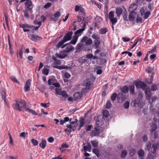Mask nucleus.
I'll return each mask as SVG.
<instances>
[{"mask_svg":"<svg viewBox=\"0 0 159 159\" xmlns=\"http://www.w3.org/2000/svg\"><path fill=\"white\" fill-rule=\"evenodd\" d=\"M94 47L95 49L98 48L100 44V42L99 39L94 40Z\"/></svg>","mask_w":159,"mask_h":159,"instance_id":"nucleus-35","label":"nucleus"},{"mask_svg":"<svg viewBox=\"0 0 159 159\" xmlns=\"http://www.w3.org/2000/svg\"><path fill=\"white\" fill-rule=\"evenodd\" d=\"M78 39V38L77 36H74L73 37V39L69 43L70 44H71L73 45H75Z\"/></svg>","mask_w":159,"mask_h":159,"instance_id":"nucleus-30","label":"nucleus"},{"mask_svg":"<svg viewBox=\"0 0 159 159\" xmlns=\"http://www.w3.org/2000/svg\"><path fill=\"white\" fill-rule=\"evenodd\" d=\"M52 5V4L50 2H48L44 6V8L45 9L48 8Z\"/></svg>","mask_w":159,"mask_h":159,"instance_id":"nucleus-60","label":"nucleus"},{"mask_svg":"<svg viewBox=\"0 0 159 159\" xmlns=\"http://www.w3.org/2000/svg\"><path fill=\"white\" fill-rule=\"evenodd\" d=\"M49 70L48 69L46 68H44L42 70L43 74L46 75H48L49 73Z\"/></svg>","mask_w":159,"mask_h":159,"instance_id":"nucleus-53","label":"nucleus"},{"mask_svg":"<svg viewBox=\"0 0 159 159\" xmlns=\"http://www.w3.org/2000/svg\"><path fill=\"white\" fill-rule=\"evenodd\" d=\"M54 67V68H58V69H60V68L61 67V69H68L69 68V67L67 66H63L61 67L60 66H55Z\"/></svg>","mask_w":159,"mask_h":159,"instance_id":"nucleus-59","label":"nucleus"},{"mask_svg":"<svg viewBox=\"0 0 159 159\" xmlns=\"http://www.w3.org/2000/svg\"><path fill=\"white\" fill-rule=\"evenodd\" d=\"M10 79H11V80L13 82H16L18 84H20V83L18 81V80H17L16 78V77H15L12 76V77H11Z\"/></svg>","mask_w":159,"mask_h":159,"instance_id":"nucleus-58","label":"nucleus"},{"mask_svg":"<svg viewBox=\"0 0 159 159\" xmlns=\"http://www.w3.org/2000/svg\"><path fill=\"white\" fill-rule=\"evenodd\" d=\"M100 129L98 127L95 126L94 129L92 130L90 135L92 136H98L101 132Z\"/></svg>","mask_w":159,"mask_h":159,"instance_id":"nucleus-6","label":"nucleus"},{"mask_svg":"<svg viewBox=\"0 0 159 159\" xmlns=\"http://www.w3.org/2000/svg\"><path fill=\"white\" fill-rule=\"evenodd\" d=\"M144 8L143 7H142L140 10L141 13V15L143 17L144 19H147L150 15L151 12L150 11H147L145 12L144 11Z\"/></svg>","mask_w":159,"mask_h":159,"instance_id":"nucleus-9","label":"nucleus"},{"mask_svg":"<svg viewBox=\"0 0 159 159\" xmlns=\"http://www.w3.org/2000/svg\"><path fill=\"white\" fill-rule=\"evenodd\" d=\"M66 42L63 39L61 41H60L56 45V47L57 48H60L63 45L64 43Z\"/></svg>","mask_w":159,"mask_h":159,"instance_id":"nucleus-40","label":"nucleus"},{"mask_svg":"<svg viewBox=\"0 0 159 159\" xmlns=\"http://www.w3.org/2000/svg\"><path fill=\"white\" fill-rule=\"evenodd\" d=\"M157 145L156 143H154L152 144V149L153 150V151L152 152L153 153H154L156 152V150L157 148Z\"/></svg>","mask_w":159,"mask_h":159,"instance_id":"nucleus-47","label":"nucleus"},{"mask_svg":"<svg viewBox=\"0 0 159 159\" xmlns=\"http://www.w3.org/2000/svg\"><path fill=\"white\" fill-rule=\"evenodd\" d=\"M73 32L70 31L67 33L63 37V39L66 42L69 41L71 39Z\"/></svg>","mask_w":159,"mask_h":159,"instance_id":"nucleus-11","label":"nucleus"},{"mask_svg":"<svg viewBox=\"0 0 159 159\" xmlns=\"http://www.w3.org/2000/svg\"><path fill=\"white\" fill-rule=\"evenodd\" d=\"M117 95L116 93H113L111 97V99L112 101H115L116 98H117Z\"/></svg>","mask_w":159,"mask_h":159,"instance_id":"nucleus-41","label":"nucleus"},{"mask_svg":"<svg viewBox=\"0 0 159 159\" xmlns=\"http://www.w3.org/2000/svg\"><path fill=\"white\" fill-rule=\"evenodd\" d=\"M92 152L96 155L97 157H98L99 156V151L98 149L94 148L93 149Z\"/></svg>","mask_w":159,"mask_h":159,"instance_id":"nucleus-45","label":"nucleus"},{"mask_svg":"<svg viewBox=\"0 0 159 159\" xmlns=\"http://www.w3.org/2000/svg\"><path fill=\"white\" fill-rule=\"evenodd\" d=\"M92 37L95 40L99 39H100V37L95 33L93 34L92 35Z\"/></svg>","mask_w":159,"mask_h":159,"instance_id":"nucleus-51","label":"nucleus"},{"mask_svg":"<svg viewBox=\"0 0 159 159\" xmlns=\"http://www.w3.org/2000/svg\"><path fill=\"white\" fill-rule=\"evenodd\" d=\"M157 125L155 124H152L150 127V131L151 134H152L157 128Z\"/></svg>","mask_w":159,"mask_h":159,"instance_id":"nucleus-28","label":"nucleus"},{"mask_svg":"<svg viewBox=\"0 0 159 159\" xmlns=\"http://www.w3.org/2000/svg\"><path fill=\"white\" fill-rule=\"evenodd\" d=\"M83 47V43H79L76 46V50L75 52H80L82 50V48Z\"/></svg>","mask_w":159,"mask_h":159,"instance_id":"nucleus-20","label":"nucleus"},{"mask_svg":"<svg viewBox=\"0 0 159 159\" xmlns=\"http://www.w3.org/2000/svg\"><path fill=\"white\" fill-rule=\"evenodd\" d=\"M31 80L28 79L26 81L24 89L25 92H27L30 90V86L31 85Z\"/></svg>","mask_w":159,"mask_h":159,"instance_id":"nucleus-15","label":"nucleus"},{"mask_svg":"<svg viewBox=\"0 0 159 159\" xmlns=\"http://www.w3.org/2000/svg\"><path fill=\"white\" fill-rule=\"evenodd\" d=\"M127 12L125 9V11H124L122 13L123 18L124 20H127Z\"/></svg>","mask_w":159,"mask_h":159,"instance_id":"nucleus-49","label":"nucleus"},{"mask_svg":"<svg viewBox=\"0 0 159 159\" xmlns=\"http://www.w3.org/2000/svg\"><path fill=\"white\" fill-rule=\"evenodd\" d=\"M91 143L94 147H97L98 145V143L97 140H94L91 141Z\"/></svg>","mask_w":159,"mask_h":159,"instance_id":"nucleus-33","label":"nucleus"},{"mask_svg":"<svg viewBox=\"0 0 159 159\" xmlns=\"http://www.w3.org/2000/svg\"><path fill=\"white\" fill-rule=\"evenodd\" d=\"M38 20H34V23L35 25H38V26H33V29L32 30V31H33L34 30H37L39 27L41 26L42 25V22L41 21H38Z\"/></svg>","mask_w":159,"mask_h":159,"instance_id":"nucleus-16","label":"nucleus"},{"mask_svg":"<svg viewBox=\"0 0 159 159\" xmlns=\"http://www.w3.org/2000/svg\"><path fill=\"white\" fill-rule=\"evenodd\" d=\"M103 116L107 118L109 115V112L107 110H104L102 112Z\"/></svg>","mask_w":159,"mask_h":159,"instance_id":"nucleus-48","label":"nucleus"},{"mask_svg":"<svg viewBox=\"0 0 159 159\" xmlns=\"http://www.w3.org/2000/svg\"><path fill=\"white\" fill-rule=\"evenodd\" d=\"M74 96L75 100H78L81 98L82 95L79 92H77L74 93Z\"/></svg>","mask_w":159,"mask_h":159,"instance_id":"nucleus-32","label":"nucleus"},{"mask_svg":"<svg viewBox=\"0 0 159 159\" xmlns=\"http://www.w3.org/2000/svg\"><path fill=\"white\" fill-rule=\"evenodd\" d=\"M15 102V103L12 104L14 109L19 111H25L27 107L25 101L22 99H16Z\"/></svg>","mask_w":159,"mask_h":159,"instance_id":"nucleus-1","label":"nucleus"},{"mask_svg":"<svg viewBox=\"0 0 159 159\" xmlns=\"http://www.w3.org/2000/svg\"><path fill=\"white\" fill-rule=\"evenodd\" d=\"M65 52L63 50L61 52L60 54H57V57L61 59L64 58L67 56V55L65 53Z\"/></svg>","mask_w":159,"mask_h":159,"instance_id":"nucleus-22","label":"nucleus"},{"mask_svg":"<svg viewBox=\"0 0 159 159\" xmlns=\"http://www.w3.org/2000/svg\"><path fill=\"white\" fill-rule=\"evenodd\" d=\"M145 93L147 99L150 100V97L152 95V93L151 92L150 88L149 87H147L145 89Z\"/></svg>","mask_w":159,"mask_h":159,"instance_id":"nucleus-14","label":"nucleus"},{"mask_svg":"<svg viewBox=\"0 0 159 159\" xmlns=\"http://www.w3.org/2000/svg\"><path fill=\"white\" fill-rule=\"evenodd\" d=\"M20 27L23 29L24 32H31L32 31V30H33V25H30L27 24H20Z\"/></svg>","mask_w":159,"mask_h":159,"instance_id":"nucleus-3","label":"nucleus"},{"mask_svg":"<svg viewBox=\"0 0 159 159\" xmlns=\"http://www.w3.org/2000/svg\"><path fill=\"white\" fill-rule=\"evenodd\" d=\"M107 31V29L105 27H103L101 28L99 30V33L102 34H106Z\"/></svg>","mask_w":159,"mask_h":159,"instance_id":"nucleus-29","label":"nucleus"},{"mask_svg":"<svg viewBox=\"0 0 159 159\" xmlns=\"http://www.w3.org/2000/svg\"><path fill=\"white\" fill-rule=\"evenodd\" d=\"M146 71L148 74L153 73L154 68L151 67L149 66L146 69Z\"/></svg>","mask_w":159,"mask_h":159,"instance_id":"nucleus-39","label":"nucleus"},{"mask_svg":"<svg viewBox=\"0 0 159 159\" xmlns=\"http://www.w3.org/2000/svg\"><path fill=\"white\" fill-rule=\"evenodd\" d=\"M134 12H131V13L129 14V20L130 19L134 20Z\"/></svg>","mask_w":159,"mask_h":159,"instance_id":"nucleus-56","label":"nucleus"},{"mask_svg":"<svg viewBox=\"0 0 159 159\" xmlns=\"http://www.w3.org/2000/svg\"><path fill=\"white\" fill-rule=\"evenodd\" d=\"M85 30V28H82L77 30L74 33L75 36H77L78 38L83 33L84 31Z\"/></svg>","mask_w":159,"mask_h":159,"instance_id":"nucleus-17","label":"nucleus"},{"mask_svg":"<svg viewBox=\"0 0 159 159\" xmlns=\"http://www.w3.org/2000/svg\"><path fill=\"white\" fill-rule=\"evenodd\" d=\"M90 47V45H86V44L84 45L83 44V49L85 51H88L89 50Z\"/></svg>","mask_w":159,"mask_h":159,"instance_id":"nucleus-38","label":"nucleus"},{"mask_svg":"<svg viewBox=\"0 0 159 159\" xmlns=\"http://www.w3.org/2000/svg\"><path fill=\"white\" fill-rule=\"evenodd\" d=\"M28 111L30 113H31L32 114L34 115H37L38 114L36 113L34 110H32L29 108L28 107H27L25 110V111Z\"/></svg>","mask_w":159,"mask_h":159,"instance_id":"nucleus-34","label":"nucleus"},{"mask_svg":"<svg viewBox=\"0 0 159 159\" xmlns=\"http://www.w3.org/2000/svg\"><path fill=\"white\" fill-rule=\"evenodd\" d=\"M151 89L152 91H155L157 89V85H152L151 87Z\"/></svg>","mask_w":159,"mask_h":159,"instance_id":"nucleus-63","label":"nucleus"},{"mask_svg":"<svg viewBox=\"0 0 159 159\" xmlns=\"http://www.w3.org/2000/svg\"><path fill=\"white\" fill-rule=\"evenodd\" d=\"M66 48L64 49V51L66 52H71L74 48V47L69 43H67L63 45L61 47V48H63L65 47Z\"/></svg>","mask_w":159,"mask_h":159,"instance_id":"nucleus-7","label":"nucleus"},{"mask_svg":"<svg viewBox=\"0 0 159 159\" xmlns=\"http://www.w3.org/2000/svg\"><path fill=\"white\" fill-rule=\"evenodd\" d=\"M32 2L31 0H28L27 2H25V6L29 10H31L32 8H30V7L32 6Z\"/></svg>","mask_w":159,"mask_h":159,"instance_id":"nucleus-27","label":"nucleus"},{"mask_svg":"<svg viewBox=\"0 0 159 159\" xmlns=\"http://www.w3.org/2000/svg\"><path fill=\"white\" fill-rule=\"evenodd\" d=\"M126 98V96L125 93H119L117 94V100L118 102H120V100L122 101H124L125 100Z\"/></svg>","mask_w":159,"mask_h":159,"instance_id":"nucleus-12","label":"nucleus"},{"mask_svg":"<svg viewBox=\"0 0 159 159\" xmlns=\"http://www.w3.org/2000/svg\"><path fill=\"white\" fill-rule=\"evenodd\" d=\"M129 102L128 101H126L124 104V107L125 109H128L129 107Z\"/></svg>","mask_w":159,"mask_h":159,"instance_id":"nucleus-57","label":"nucleus"},{"mask_svg":"<svg viewBox=\"0 0 159 159\" xmlns=\"http://www.w3.org/2000/svg\"><path fill=\"white\" fill-rule=\"evenodd\" d=\"M134 84L137 89L141 88L143 90H144L147 86L146 84L141 81H135Z\"/></svg>","mask_w":159,"mask_h":159,"instance_id":"nucleus-4","label":"nucleus"},{"mask_svg":"<svg viewBox=\"0 0 159 159\" xmlns=\"http://www.w3.org/2000/svg\"><path fill=\"white\" fill-rule=\"evenodd\" d=\"M138 156L140 157H143L144 156V151L142 149L139 150L138 152Z\"/></svg>","mask_w":159,"mask_h":159,"instance_id":"nucleus-37","label":"nucleus"},{"mask_svg":"<svg viewBox=\"0 0 159 159\" xmlns=\"http://www.w3.org/2000/svg\"><path fill=\"white\" fill-rule=\"evenodd\" d=\"M90 82V80L88 79H86L84 80L83 84L84 86L85 87L83 88L82 90L83 93H87L91 88Z\"/></svg>","mask_w":159,"mask_h":159,"instance_id":"nucleus-2","label":"nucleus"},{"mask_svg":"<svg viewBox=\"0 0 159 159\" xmlns=\"http://www.w3.org/2000/svg\"><path fill=\"white\" fill-rule=\"evenodd\" d=\"M70 74L68 72H66L64 74V76L66 79L70 78Z\"/></svg>","mask_w":159,"mask_h":159,"instance_id":"nucleus-64","label":"nucleus"},{"mask_svg":"<svg viewBox=\"0 0 159 159\" xmlns=\"http://www.w3.org/2000/svg\"><path fill=\"white\" fill-rule=\"evenodd\" d=\"M79 62L81 63H85L86 61V59L85 57H83L79 59Z\"/></svg>","mask_w":159,"mask_h":159,"instance_id":"nucleus-46","label":"nucleus"},{"mask_svg":"<svg viewBox=\"0 0 159 159\" xmlns=\"http://www.w3.org/2000/svg\"><path fill=\"white\" fill-rule=\"evenodd\" d=\"M142 22V20H125V24L128 27H130L134 24L139 25Z\"/></svg>","mask_w":159,"mask_h":159,"instance_id":"nucleus-5","label":"nucleus"},{"mask_svg":"<svg viewBox=\"0 0 159 159\" xmlns=\"http://www.w3.org/2000/svg\"><path fill=\"white\" fill-rule=\"evenodd\" d=\"M23 48H21L19 51V52L18 53V51L17 52L16 55L17 57H18V55L21 59H22L23 57Z\"/></svg>","mask_w":159,"mask_h":159,"instance_id":"nucleus-36","label":"nucleus"},{"mask_svg":"<svg viewBox=\"0 0 159 159\" xmlns=\"http://www.w3.org/2000/svg\"><path fill=\"white\" fill-rule=\"evenodd\" d=\"M135 87L134 84L130 85L129 86V89L130 94H133L134 93Z\"/></svg>","mask_w":159,"mask_h":159,"instance_id":"nucleus-25","label":"nucleus"},{"mask_svg":"<svg viewBox=\"0 0 159 159\" xmlns=\"http://www.w3.org/2000/svg\"><path fill=\"white\" fill-rule=\"evenodd\" d=\"M111 106V102L110 100H108L107 101L106 105V107L107 109H109L110 108Z\"/></svg>","mask_w":159,"mask_h":159,"instance_id":"nucleus-52","label":"nucleus"},{"mask_svg":"<svg viewBox=\"0 0 159 159\" xmlns=\"http://www.w3.org/2000/svg\"><path fill=\"white\" fill-rule=\"evenodd\" d=\"M53 63L54 64L56 65H59L61 64V61L60 60H57L55 57H53Z\"/></svg>","mask_w":159,"mask_h":159,"instance_id":"nucleus-43","label":"nucleus"},{"mask_svg":"<svg viewBox=\"0 0 159 159\" xmlns=\"http://www.w3.org/2000/svg\"><path fill=\"white\" fill-rule=\"evenodd\" d=\"M136 152V150L134 149H132L129 151V155L130 156H134Z\"/></svg>","mask_w":159,"mask_h":159,"instance_id":"nucleus-55","label":"nucleus"},{"mask_svg":"<svg viewBox=\"0 0 159 159\" xmlns=\"http://www.w3.org/2000/svg\"><path fill=\"white\" fill-rule=\"evenodd\" d=\"M127 154V151L126 150H123L122 151L121 153V157L122 158H125L126 157Z\"/></svg>","mask_w":159,"mask_h":159,"instance_id":"nucleus-44","label":"nucleus"},{"mask_svg":"<svg viewBox=\"0 0 159 159\" xmlns=\"http://www.w3.org/2000/svg\"><path fill=\"white\" fill-rule=\"evenodd\" d=\"M151 147V144L150 142H148L146 143V148L145 149L147 151H149Z\"/></svg>","mask_w":159,"mask_h":159,"instance_id":"nucleus-54","label":"nucleus"},{"mask_svg":"<svg viewBox=\"0 0 159 159\" xmlns=\"http://www.w3.org/2000/svg\"><path fill=\"white\" fill-rule=\"evenodd\" d=\"M31 142L34 146H37L38 145V142L37 140L33 139L31 140Z\"/></svg>","mask_w":159,"mask_h":159,"instance_id":"nucleus-50","label":"nucleus"},{"mask_svg":"<svg viewBox=\"0 0 159 159\" xmlns=\"http://www.w3.org/2000/svg\"><path fill=\"white\" fill-rule=\"evenodd\" d=\"M91 149V146L89 143H88L86 146L83 147V150L85 152H90Z\"/></svg>","mask_w":159,"mask_h":159,"instance_id":"nucleus-19","label":"nucleus"},{"mask_svg":"<svg viewBox=\"0 0 159 159\" xmlns=\"http://www.w3.org/2000/svg\"><path fill=\"white\" fill-rule=\"evenodd\" d=\"M29 38L32 40L34 42H37L40 40L42 39V38L38 35H35L34 34H30L28 36Z\"/></svg>","mask_w":159,"mask_h":159,"instance_id":"nucleus-13","label":"nucleus"},{"mask_svg":"<svg viewBox=\"0 0 159 159\" xmlns=\"http://www.w3.org/2000/svg\"><path fill=\"white\" fill-rule=\"evenodd\" d=\"M108 16L109 20H117V18L114 17V13L113 11H111L109 12Z\"/></svg>","mask_w":159,"mask_h":159,"instance_id":"nucleus-23","label":"nucleus"},{"mask_svg":"<svg viewBox=\"0 0 159 159\" xmlns=\"http://www.w3.org/2000/svg\"><path fill=\"white\" fill-rule=\"evenodd\" d=\"M39 145L42 148L44 149L46 145V141L44 140H42L39 144Z\"/></svg>","mask_w":159,"mask_h":159,"instance_id":"nucleus-31","label":"nucleus"},{"mask_svg":"<svg viewBox=\"0 0 159 159\" xmlns=\"http://www.w3.org/2000/svg\"><path fill=\"white\" fill-rule=\"evenodd\" d=\"M137 6L135 3H133L131 4L129 7V11L130 12H134L135 11L137 8Z\"/></svg>","mask_w":159,"mask_h":159,"instance_id":"nucleus-18","label":"nucleus"},{"mask_svg":"<svg viewBox=\"0 0 159 159\" xmlns=\"http://www.w3.org/2000/svg\"><path fill=\"white\" fill-rule=\"evenodd\" d=\"M82 8H83L80 7V6L76 5L75 6V11H79Z\"/></svg>","mask_w":159,"mask_h":159,"instance_id":"nucleus-61","label":"nucleus"},{"mask_svg":"<svg viewBox=\"0 0 159 159\" xmlns=\"http://www.w3.org/2000/svg\"><path fill=\"white\" fill-rule=\"evenodd\" d=\"M123 12L122 9L120 7H117L116 9V14L118 17H119Z\"/></svg>","mask_w":159,"mask_h":159,"instance_id":"nucleus-21","label":"nucleus"},{"mask_svg":"<svg viewBox=\"0 0 159 159\" xmlns=\"http://www.w3.org/2000/svg\"><path fill=\"white\" fill-rule=\"evenodd\" d=\"M129 89L128 86L127 85H125L121 89V91L122 93H127L129 91Z\"/></svg>","mask_w":159,"mask_h":159,"instance_id":"nucleus-26","label":"nucleus"},{"mask_svg":"<svg viewBox=\"0 0 159 159\" xmlns=\"http://www.w3.org/2000/svg\"><path fill=\"white\" fill-rule=\"evenodd\" d=\"M81 43H85L86 45H90L92 43V41L91 39L85 36L83 37L80 41Z\"/></svg>","mask_w":159,"mask_h":159,"instance_id":"nucleus-8","label":"nucleus"},{"mask_svg":"<svg viewBox=\"0 0 159 159\" xmlns=\"http://www.w3.org/2000/svg\"><path fill=\"white\" fill-rule=\"evenodd\" d=\"M59 95H61L62 97L64 98H67L68 97V95L66 92L64 91H62Z\"/></svg>","mask_w":159,"mask_h":159,"instance_id":"nucleus-42","label":"nucleus"},{"mask_svg":"<svg viewBox=\"0 0 159 159\" xmlns=\"http://www.w3.org/2000/svg\"><path fill=\"white\" fill-rule=\"evenodd\" d=\"M79 125L80 127H83L85 123V119L84 118L80 117L79 121Z\"/></svg>","mask_w":159,"mask_h":159,"instance_id":"nucleus-24","label":"nucleus"},{"mask_svg":"<svg viewBox=\"0 0 159 159\" xmlns=\"http://www.w3.org/2000/svg\"><path fill=\"white\" fill-rule=\"evenodd\" d=\"M84 8H82L79 12L78 19L80 20H84L85 17V13Z\"/></svg>","mask_w":159,"mask_h":159,"instance_id":"nucleus-10","label":"nucleus"},{"mask_svg":"<svg viewBox=\"0 0 159 159\" xmlns=\"http://www.w3.org/2000/svg\"><path fill=\"white\" fill-rule=\"evenodd\" d=\"M55 90L56 92V93L58 95H60V93L62 91L61 89H60L58 88H56L55 89Z\"/></svg>","mask_w":159,"mask_h":159,"instance_id":"nucleus-62","label":"nucleus"}]
</instances>
